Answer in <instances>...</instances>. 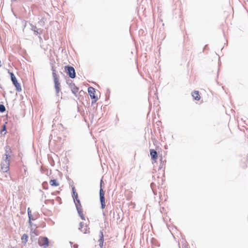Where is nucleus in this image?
Segmentation results:
<instances>
[{"label": "nucleus", "mask_w": 248, "mask_h": 248, "mask_svg": "<svg viewBox=\"0 0 248 248\" xmlns=\"http://www.w3.org/2000/svg\"><path fill=\"white\" fill-rule=\"evenodd\" d=\"M28 216H29V223L31 225V220H34V219L32 217V216H31V211L30 209V208H28Z\"/></svg>", "instance_id": "2eb2a0df"}, {"label": "nucleus", "mask_w": 248, "mask_h": 248, "mask_svg": "<svg viewBox=\"0 0 248 248\" xmlns=\"http://www.w3.org/2000/svg\"><path fill=\"white\" fill-rule=\"evenodd\" d=\"M72 93L76 94L78 91V88L74 83H71L70 85Z\"/></svg>", "instance_id": "1a4fd4ad"}, {"label": "nucleus", "mask_w": 248, "mask_h": 248, "mask_svg": "<svg viewBox=\"0 0 248 248\" xmlns=\"http://www.w3.org/2000/svg\"><path fill=\"white\" fill-rule=\"evenodd\" d=\"M76 202L75 201H74V202L75 203L78 214L82 220H85V217H84L83 211L81 209V205L80 204V201L78 198L76 199Z\"/></svg>", "instance_id": "7ed1b4c3"}, {"label": "nucleus", "mask_w": 248, "mask_h": 248, "mask_svg": "<svg viewBox=\"0 0 248 248\" xmlns=\"http://www.w3.org/2000/svg\"><path fill=\"white\" fill-rule=\"evenodd\" d=\"M150 155L151 156V158L153 160H155L157 158V154L156 151H155L154 149L150 150Z\"/></svg>", "instance_id": "9d476101"}, {"label": "nucleus", "mask_w": 248, "mask_h": 248, "mask_svg": "<svg viewBox=\"0 0 248 248\" xmlns=\"http://www.w3.org/2000/svg\"><path fill=\"white\" fill-rule=\"evenodd\" d=\"M65 70L67 74L70 78H74L76 77V72L75 69L72 66L67 65L65 66Z\"/></svg>", "instance_id": "20e7f679"}, {"label": "nucleus", "mask_w": 248, "mask_h": 248, "mask_svg": "<svg viewBox=\"0 0 248 248\" xmlns=\"http://www.w3.org/2000/svg\"><path fill=\"white\" fill-rule=\"evenodd\" d=\"M88 91L91 98L92 99H93V103L95 102L97 100L98 98L95 95V91L94 88L92 87H90L88 88Z\"/></svg>", "instance_id": "423d86ee"}, {"label": "nucleus", "mask_w": 248, "mask_h": 248, "mask_svg": "<svg viewBox=\"0 0 248 248\" xmlns=\"http://www.w3.org/2000/svg\"><path fill=\"white\" fill-rule=\"evenodd\" d=\"M99 245L101 247H102L103 245V241H104V235H103V232L101 231H100V232H99Z\"/></svg>", "instance_id": "9b49d317"}, {"label": "nucleus", "mask_w": 248, "mask_h": 248, "mask_svg": "<svg viewBox=\"0 0 248 248\" xmlns=\"http://www.w3.org/2000/svg\"><path fill=\"white\" fill-rule=\"evenodd\" d=\"M5 111V106L2 104L0 105V112H3Z\"/></svg>", "instance_id": "6ab92c4d"}, {"label": "nucleus", "mask_w": 248, "mask_h": 248, "mask_svg": "<svg viewBox=\"0 0 248 248\" xmlns=\"http://www.w3.org/2000/svg\"><path fill=\"white\" fill-rule=\"evenodd\" d=\"M73 199L75 201V199H77L78 198V194L74 191V188H73Z\"/></svg>", "instance_id": "a211bd4d"}, {"label": "nucleus", "mask_w": 248, "mask_h": 248, "mask_svg": "<svg viewBox=\"0 0 248 248\" xmlns=\"http://www.w3.org/2000/svg\"><path fill=\"white\" fill-rule=\"evenodd\" d=\"M100 200L101 204V208L104 209L105 206V196H102L100 197Z\"/></svg>", "instance_id": "ddd939ff"}, {"label": "nucleus", "mask_w": 248, "mask_h": 248, "mask_svg": "<svg viewBox=\"0 0 248 248\" xmlns=\"http://www.w3.org/2000/svg\"><path fill=\"white\" fill-rule=\"evenodd\" d=\"M80 227L79 229L81 230V231L84 233H87L89 232V228H87L86 225L84 226V224L82 222L80 223Z\"/></svg>", "instance_id": "6e6552de"}, {"label": "nucleus", "mask_w": 248, "mask_h": 248, "mask_svg": "<svg viewBox=\"0 0 248 248\" xmlns=\"http://www.w3.org/2000/svg\"><path fill=\"white\" fill-rule=\"evenodd\" d=\"M49 184L51 186H58L59 185V184L57 182L56 180L53 179L51 180L49 182Z\"/></svg>", "instance_id": "4468645a"}, {"label": "nucleus", "mask_w": 248, "mask_h": 248, "mask_svg": "<svg viewBox=\"0 0 248 248\" xmlns=\"http://www.w3.org/2000/svg\"><path fill=\"white\" fill-rule=\"evenodd\" d=\"M10 148L9 146L5 147V153L3 155L1 162V169L4 172H7L9 170L10 165Z\"/></svg>", "instance_id": "f257e3e1"}, {"label": "nucleus", "mask_w": 248, "mask_h": 248, "mask_svg": "<svg viewBox=\"0 0 248 248\" xmlns=\"http://www.w3.org/2000/svg\"><path fill=\"white\" fill-rule=\"evenodd\" d=\"M52 70L53 71L52 76H53L54 82V87H55V91H56V94L58 96V95H59V93L60 91V83L59 81L58 78L57 77V74L55 72V70L54 69L53 67H52Z\"/></svg>", "instance_id": "f03ea898"}, {"label": "nucleus", "mask_w": 248, "mask_h": 248, "mask_svg": "<svg viewBox=\"0 0 248 248\" xmlns=\"http://www.w3.org/2000/svg\"><path fill=\"white\" fill-rule=\"evenodd\" d=\"M10 76L11 78V80L16 88L17 91L20 92L21 91V88L20 84L18 83L17 80L14 74L13 73H10Z\"/></svg>", "instance_id": "39448f33"}, {"label": "nucleus", "mask_w": 248, "mask_h": 248, "mask_svg": "<svg viewBox=\"0 0 248 248\" xmlns=\"http://www.w3.org/2000/svg\"><path fill=\"white\" fill-rule=\"evenodd\" d=\"M192 95L196 100H199L200 99V96L198 91H194L192 93Z\"/></svg>", "instance_id": "f8f14e48"}, {"label": "nucleus", "mask_w": 248, "mask_h": 248, "mask_svg": "<svg viewBox=\"0 0 248 248\" xmlns=\"http://www.w3.org/2000/svg\"><path fill=\"white\" fill-rule=\"evenodd\" d=\"M39 245L43 246L44 248H46L49 245V241L47 237H41L39 240Z\"/></svg>", "instance_id": "0eeeda50"}, {"label": "nucleus", "mask_w": 248, "mask_h": 248, "mask_svg": "<svg viewBox=\"0 0 248 248\" xmlns=\"http://www.w3.org/2000/svg\"><path fill=\"white\" fill-rule=\"evenodd\" d=\"M28 236L27 234H24L21 237V239L22 240V242L26 244L28 241Z\"/></svg>", "instance_id": "dca6fc26"}, {"label": "nucleus", "mask_w": 248, "mask_h": 248, "mask_svg": "<svg viewBox=\"0 0 248 248\" xmlns=\"http://www.w3.org/2000/svg\"><path fill=\"white\" fill-rule=\"evenodd\" d=\"M5 130H6L5 126V125H4V126H3V130H1V132H2L3 131H5Z\"/></svg>", "instance_id": "aec40b11"}, {"label": "nucleus", "mask_w": 248, "mask_h": 248, "mask_svg": "<svg viewBox=\"0 0 248 248\" xmlns=\"http://www.w3.org/2000/svg\"><path fill=\"white\" fill-rule=\"evenodd\" d=\"M102 181L101 180V184H100L101 186H102ZM99 194H100V197H101L102 196H104V192L101 187H100Z\"/></svg>", "instance_id": "f3484780"}]
</instances>
